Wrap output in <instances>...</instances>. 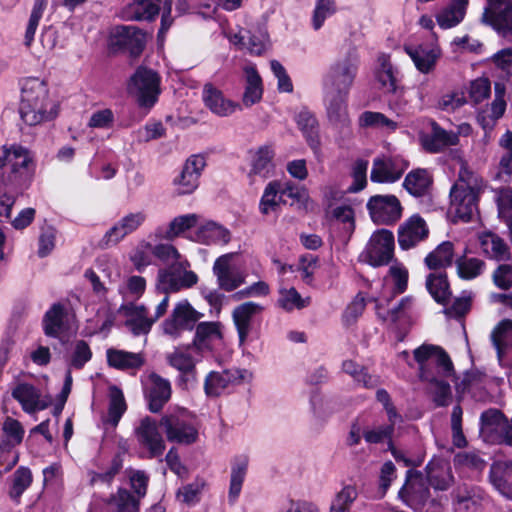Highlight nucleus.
<instances>
[{
	"label": "nucleus",
	"mask_w": 512,
	"mask_h": 512,
	"mask_svg": "<svg viewBox=\"0 0 512 512\" xmlns=\"http://www.w3.org/2000/svg\"><path fill=\"white\" fill-rule=\"evenodd\" d=\"M194 349L191 344L175 347L173 351L166 354V362L174 369L180 372L179 380L186 383L189 380H195L196 360L190 353Z\"/></svg>",
	"instance_id": "18"
},
{
	"label": "nucleus",
	"mask_w": 512,
	"mask_h": 512,
	"mask_svg": "<svg viewBox=\"0 0 512 512\" xmlns=\"http://www.w3.org/2000/svg\"><path fill=\"white\" fill-rule=\"evenodd\" d=\"M408 163L400 158L377 157L373 160L370 178L376 183H393L401 178Z\"/></svg>",
	"instance_id": "16"
},
{
	"label": "nucleus",
	"mask_w": 512,
	"mask_h": 512,
	"mask_svg": "<svg viewBox=\"0 0 512 512\" xmlns=\"http://www.w3.org/2000/svg\"><path fill=\"white\" fill-rule=\"evenodd\" d=\"M367 208L372 220L377 224H393L402 215V206L394 195L372 196L367 203Z\"/></svg>",
	"instance_id": "10"
},
{
	"label": "nucleus",
	"mask_w": 512,
	"mask_h": 512,
	"mask_svg": "<svg viewBox=\"0 0 512 512\" xmlns=\"http://www.w3.org/2000/svg\"><path fill=\"white\" fill-rule=\"evenodd\" d=\"M160 82L156 71L139 66L127 81V93L140 107L151 108L160 94Z\"/></svg>",
	"instance_id": "4"
},
{
	"label": "nucleus",
	"mask_w": 512,
	"mask_h": 512,
	"mask_svg": "<svg viewBox=\"0 0 512 512\" xmlns=\"http://www.w3.org/2000/svg\"><path fill=\"white\" fill-rule=\"evenodd\" d=\"M244 73L245 90L242 96V104L249 108L262 99L263 86L262 79L254 67L246 66Z\"/></svg>",
	"instance_id": "37"
},
{
	"label": "nucleus",
	"mask_w": 512,
	"mask_h": 512,
	"mask_svg": "<svg viewBox=\"0 0 512 512\" xmlns=\"http://www.w3.org/2000/svg\"><path fill=\"white\" fill-rule=\"evenodd\" d=\"M428 235L425 221L418 215L410 217L399 228L398 243L402 249H410Z\"/></svg>",
	"instance_id": "26"
},
{
	"label": "nucleus",
	"mask_w": 512,
	"mask_h": 512,
	"mask_svg": "<svg viewBox=\"0 0 512 512\" xmlns=\"http://www.w3.org/2000/svg\"><path fill=\"white\" fill-rule=\"evenodd\" d=\"M234 253L218 257L213 265V274L218 287L226 292H232L245 283L246 275L233 263Z\"/></svg>",
	"instance_id": "11"
},
{
	"label": "nucleus",
	"mask_w": 512,
	"mask_h": 512,
	"mask_svg": "<svg viewBox=\"0 0 512 512\" xmlns=\"http://www.w3.org/2000/svg\"><path fill=\"white\" fill-rule=\"evenodd\" d=\"M126 409L127 405L122 391L115 386L112 387L109 394L108 412L107 415L102 418L103 424L115 428Z\"/></svg>",
	"instance_id": "44"
},
{
	"label": "nucleus",
	"mask_w": 512,
	"mask_h": 512,
	"mask_svg": "<svg viewBox=\"0 0 512 512\" xmlns=\"http://www.w3.org/2000/svg\"><path fill=\"white\" fill-rule=\"evenodd\" d=\"M400 495L412 497L419 502H425L429 498V490L424 485L420 473L411 470L407 472V479L400 490Z\"/></svg>",
	"instance_id": "47"
},
{
	"label": "nucleus",
	"mask_w": 512,
	"mask_h": 512,
	"mask_svg": "<svg viewBox=\"0 0 512 512\" xmlns=\"http://www.w3.org/2000/svg\"><path fill=\"white\" fill-rule=\"evenodd\" d=\"M468 0H451L450 4L440 11L436 20L442 29H449L459 24L464 18Z\"/></svg>",
	"instance_id": "42"
},
{
	"label": "nucleus",
	"mask_w": 512,
	"mask_h": 512,
	"mask_svg": "<svg viewBox=\"0 0 512 512\" xmlns=\"http://www.w3.org/2000/svg\"><path fill=\"white\" fill-rule=\"evenodd\" d=\"M236 43L254 55H261L269 46V37L263 27H254L235 35Z\"/></svg>",
	"instance_id": "32"
},
{
	"label": "nucleus",
	"mask_w": 512,
	"mask_h": 512,
	"mask_svg": "<svg viewBox=\"0 0 512 512\" xmlns=\"http://www.w3.org/2000/svg\"><path fill=\"white\" fill-rule=\"evenodd\" d=\"M281 196L292 199L290 205L297 210L308 211L311 199L306 187L296 185L291 181L282 182Z\"/></svg>",
	"instance_id": "46"
},
{
	"label": "nucleus",
	"mask_w": 512,
	"mask_h": 512,
	"mask_svg": "<svg viewBox=\"0 0 512 512\" xmlns=\"http://www.w3.org/2000/svg\"><path fill=\"white\" fill-rule=\"evenodd\" d=\"M198 239L206 244L221 243L230 241V232L215 222H207L201 226L197 233Z\"/></svg>",
	"instance_id": "53"
},
{
	"label": "nucleus",
	"mask_w": 512,
	"mask_h": 512,
	"mask_svg": "<svg viewBox=\"0 0 512 512\" xmlns=\"http://www.w3.org/2000/svg\"><path fill=\"white\" fill-rule=\"evenodd\" d=\"M160 425L165 429L167 439L171 442L191 444L197 439V429L182 413L163 416Z\"/></svg>",
	"instance_id": "13"
},
{
	"label": "nucleus",
	"mask_w": 512,
	"mask_h": 512,
	"mask_svg": "<svg viewBox=\"0 0 512 512\" xmlns=\"http://www.w3.org/2000/svg\"><path fill=\"white\" fill-rule=\"evenodd\" d=\"M119 312L126 318L125 326L135 336L148 334L154 324L144 305H122Z\"/></svg>",
	"instance_id": "20"
},
{
	"label": "nucleus",
	"mask_w": 512,
	"mask_h": 512,
	"mask_svg": "<svg viewBox=\"0 0 512 512\" xmlns=\"http://www.w3.org/2000/svg\"><path fill=\"white\" fill-rule=\"evenodd\" d=\"M145 220L146 215L143 212L130 213L124 216L105 233L99 245L102 248H109L118 244L127 235L137 230Z\"/></svg>",
	"instance_id": "17"
},
{
	"label": "nucleus",
	"mask_w": 512,
	"mask_h": 512,
	"mask_svg": "<svg viewBox=\"0 0 512 512\" xmlns=\"http://www.w3.org/2000/svg\"><path fill=\"white\" fill-rule=\"evenodd\" d=\"M405 50L417 69L422 73H429L433 70L440 56V50L436 46L428 48L424 45H419L417 47H406Z\"/></svg>",
	"instance_id": "39"
},
{
	"label": "nucleus",
	"mask_w": 512,
	"mask_h": 512,
	"mask_svg": "<svg viewBox=\"0 0 512 512\" xmlns=\"http://www.w3.org/2000/svg\"><path fill=\"white\" fill-rule=\"evenodd\" d=\"M203 101L212 113L220 117H227L241 110L240 104L226 99L211 83H206L203 87Z\"/></svg>",
	"instance_id": "23"
},
{
	"label": "nucleus",
	"mask_w": 512,
	"mask_h": 512,
	"mask_svg": "<svg viewBox=\"0 0 512 512\" xmlns=\"http://www.w3.org/2000/svg\"><path fill=\"white\" fill-rule=\"evenodd\" d=\"M222 338L219 322H200L196 326L195 336L191 343L197 352L210 349V343Z\"/></svg>",
	"instance_id": "40"
},
{
	"label": "nucleus",
	"mask_w": 512,
	"mask_h": 512,
	"mask_svg": "<svg viewBox=\"0 0 512 512\" xmlns=\"http://www.w3.org/2000/svg\"><path fill=\"white\" fill-rule=\"evenodd\" d=\"M67 313L63 305L57 303L45 313L43 319L44 332L47 336L60 338L67 330Z\"/></svg>",
	"instance_id": "38"
},
{
	"label": "nucleus",
	"mask_w": 512,
	"mask_h": 512,
	"mask_svg": "<svg viewBox=\"0 0 512 512\" xmlns=\"http://www.w3.org/2000/svg\"><path fill=\"white\" fill-rule=\"evenodd\" d=\"M47 6V0H35L30 18L27 24L26 32H25V38H24V44L27 47H30L33 40L34 35L37 30V27L39 25V21L43 16V12Z\"/></svg>",
	"instance_id": "58"
},
{
	"label": "nucleus",
	"mask_w": 512,
	"mask_h": 512,
	"mask_svg": "<svg viewBox=\"0 0 512 512\" xmlns=\"http://www.w3.org/2000/svg\"><path fill=\"white\" fill-rule=\"evenodd\" d=\"M454 465L459 468L482 471L485 466V460L476 451L459 452L454 456Z\"/></svg>",
	"instance_id": "59"
},
{
	"label": "nucleus",
	"mask_w": 512,
	"mask_h": 512,
	"mask_svg": "<svg viewBox=\"0 0 512 512\" xmlns=\"http://www.w3.org/2000/svg\"><path fill=\"white\" fill-rule=\"evenodd\" d=\"M423 148L430 153H439L448 146L457 145L459 135L443 129L438 123H431V132L421 138Z\"/></svg>",
	"instance_id": "24"
},
{
	"label": "nucleus",
	"mask_w": 512,
	"mask_h": 512,
	"mask_svg": "<svg viewBox=\"0 0 512 512\" xmlns=\"http://www.w3.org/2000/svg\"><path fill=\"white\" fill-rule=\"evenodd\" d=\"M281 188L282 182L278 180L271 181L266 185L259 202V211L262 215L268 216L277 212L280 203L285 202L281 196Z\"/></svg>",
	"instance_id": "43"
},
{
	"label": "nucleus",
	"mask_w": 512,
	"mask_h": 512,
	"mask_svg": "<svg viewBox=\"0 0 512 512\" xmlns=\"http://www.w3.org/2000/svg\"><path fill=\"white\" fill-rule=\"evenodd\" d=\"M324 91V100L326 103L327 116L335 125H345L348 123L347 99L349 93Z\"/></svg>",
	"instance_id": "30"
},
{
	"label": "nucleus",
	"mask_w": 512,
	"mask_h": 512,
	"mask_svg": "<svg viewBox=\"0 0 512 512\" xmlns=\"http://www.w3.org/2000/svg\"><path fill=\"white\" fill-rule=\"evenodd\" d=\"M430 485L437 490H447L454 481L451 467L443 459H433L426 465Z\"/></svg>",
	"instance_id": "34"
},
{
	"label": "nucleus",
	"mask_w": 512,
	"mask_h": 512,
	"mask_svg": "<svg viewBox=\"0 0 512 512\" xmlns=\"http://www.w3.org/2000/svg\"><path fill=\"white\" fill-rule=\"evenodd\" d=\"M378 68L376 70V79L386 92L392 93L396 91V77L394 67L390 62V58L386 54L378 57Z\"/></svg>",
	"instance_id": "51"
},
{
	"label": "nucleus",
	"mask_w": 512,
	"mask_h": 512,
	"mask_svg": "<svg viewBox=\"0 0 512 512\" xmlns=\"http://www.w3.org/2000/svg\"><path fill=\"white\" fill-rule=\"evenodd\" d=\"M478 192L470 186L454 184L450 191V210L464 222L472 219L477 212Z\"/></svg>",
	"instance_id": "9"
},
{
	"label": "nucleus",
	"mask_w": 512,
	"mask_h": 512,
	"mask_svg": "<svg viewBox=\"0 0 512 512\" xmlns=\"http://www.w3.org/2000/svg\"><path fill=\"white\" fill-rule=\"evenodd\" d=\"M198 276L193 271L182 269L180 266L171 265L169 268L160 269L157 275L156 290L167 294L178 292L182 289L194 286Z\"/></svg>",
	"instance_id": "7"
},
{
	"label": "nucleus",
	"mask_w": 512,
	"mask_h": 512,
	"mask_svg": "<svg viewBox=\"0 0 512 512\" xmlns=\"http://www.w3.org/2000/svg\"><path fill=\"white\" fill-rule=\"evenodd\" d=\"M489 481L503 497L512 501V460L493 462Z\"/></svg>",
	"instance_id": "25"
},
{
	"label": "nucleus",
	"mask_w": 512,
	"mask_h": 512,
	"mask_svg": "<svg viewBox=\"0 0 512 512\" xmlns=\"http://www.w3.org/2000/svg\"><path fill=\"white\" fill-rule=\"evenodd\" d=\"M360 59L355 47L335 60L323 77V90L349 93L358 74Z\"/></svg>",
	"instance_id": "3"
},
{
	"label": "nucleus",
	"mask_w": 512,
	"mask_h": 512,
	"mask_svg": "<svg viewBox=\"0 0 512 512\" xmlns=\"http://www.w3.org/2000/svg\"><path fill=\"white\" fill-rule=\"evenodd\" d=\"M199 221V215L197 214H186L175 217L170 223L168 228L158 233L160 237L166 240H173L178 237L181 233L193 228Z\"/></svg>",
	"instance_id": "48"
},
{
	"label": "nucleus",
	"mask_w": 512,
	"mask_h": 512,
	"mask_svg": "<svg viewBox=\"0 0 512 512\" xmlns=\"http://www.w3.org/2000/svg\"><path fill=\"white\" fill-rule=\"evenodd\" d=\"M140 502L125 488H118L91 512H139Z\"/></svg>",
	"instance_id": "22"
},
{
	"label": "nucleus",
	"mask_w": 512,
	"mask_h": 512,
	"mask_svg": "<svg viewBox=\"0 0 512 512\" xmlns=\"http://www.w3.org/2000/svg\"><path fill=\"white\" fill-rule=\"evenodd\" d=\"M277 305L286 312L301 310L310 303V298H302L298 291L294 288H280Z\"/></svg>",
	"instance_id": "49"
},
{
	"label": "nucleus",
	"mask_w": 512,
	"mask_h": 512,
	"mask_svg": "<svg viewBox=\"0 0 512 512\" xmlns=\"http://www.w3.org/2000/svg\"><path fill=\"white\" fill-rule=\"evenodd\" d=\"M32 174L27 149L21 146L0 149V221L10 219L15 201L29 187Z\"/></svg>",
	"instance_id": "1"
},
{
	"label": "nucleus",
	"mask_w": 512,
	"mask_h": 512,
	"mask_svg": "<svg viewBox=\"0 0 512 512\" xmlns=\"http://www.w3.org/2000/svg\"><path fill=\"white\" fill-rule=\"evenodd\" d=\"M19 114L30 126L51 120L57 115L56 105L49 99L48 87L44 80L36 77L23 80Z\"/></svg>",
	"instance_id": "2"
},
{
	"label": "nucleus",
	"mask_w": 512,
	"mask_h": 512,
	"mask_svg": "<svg viewBox=\"0 0 512 512\" xmlns=\"http://www.w3.org/2000/svg\"><path fill=\"white\" fill-rule=\"evenodd\" d=\"M456 268L461 279L471 280L482 274L485 262L479 258L462 256L456 260Z\"/></svg>",
	"instance_id": "55"
},
{
	"label": "nucleus",
	"mask_w": 512,
	"mask_h": 512,
	"mask_svg": "<svg viewBox=\"0 0 512 512\" xmlns=\"http://www.w3.org/2000/svg\"><path fill=\"white\" fill-rule=\"evenodd\" d=\"M478 241L482 253L489 259L502 262L511 259V251L508 244L493 232L479 234Z\"/></svg>",
	"instance_id": "27"
},
{
	"label": "nucleus",
	"mask_w": 512,
	"mask_h": 512,
	"mask_svg": "<svg viewBox=\"0 0 512 512\" xmlns=\"http://www.w3.org/2000/svg\"><path fill=\"white\" fill-rule=\"evenodd\" d=\"M357 497L358 492L355 486H344L332 500L329 512H350Z\"/></svg>",
	"instance_id": "56"
},
{
	"label": "nucleus",
	"mask_w": 512,
	"mask_h": 512,
	"mask_svg": "<svg viewBox=\"0 0 512 512\" xmlns=\"http://www.w3.org/2000/svg\"><path fill=\"white\" fill-rule=\"evenodd\" d=\"M426 287L431 296L438 303L445 304L449 295V284L443 273H431L426 280Z\"/></svg>",
	"instance_id": "54"
},
{
	"label": "nucleus",
	"mask_w": 512,
	"mask_h": 512,
	"mask_svg": "<svg viewBox=\"0 0 512 512\" xmlns=\"http://www.w3.org/2000/svg\"><path fill=\"white\" fill-rule=\"evenodd\" d=\"M451 499L456 512H475L482 504L483 494L479 487L462 483L452 491Z\"/></svg>",
	"instance_id": "21"
},
{
	"label": "nucleus",
	"mask_w": 512,
	"mask_h": 512,
	"mask_svg": "<svg viewBox=\"0 0 512 512\" xmlns=\"http://www.w3.org/2000/svg\"><path fill=\"white\" fill-rule=\"evenodd\" d=\"M414 358L422 366L429 364L438 365L442 373L447 374L451 371V359L448 354L439 346L423 344L414 350Z\"/></svg>",
	"instance_id": "28"
},
{
	"label": "nucleus",
	"mask_w": 512,
	"mask_h": 512,
	"mask_svg": "<svg viewBox=\"0 0 512 512\" xmlns=\"http://www.w3.org/2000/svg\"><path fill=\"white\" fill-rule=\"evenodd\" d=\"M32 474L26 467H19L13 475V485L10 490V496L13 499H19L23 492L31 485Z\"/></svg>",
	"instance_id": "62"
},
{
	"label": "nucleus",
	"mask_w": 512,
	"mask_h": 512,
	"mask_svg": "<svg viewBox=\"0 0 512 512\" xmlns=\"http://www.w3.org/2000/svg\"><path fill=\"white\" fill-rule=\"evenodd\" d=\"M12 396L21 404L23 410L27 413L43 410L47 408L51 402L50 399H42L40 392L33 385L27 383L18 384L13 389Z\"/></svg>",
	"instance_id": "29"
},
{
	"label": "nucleus",
	"mask_w": 512,
	"mask_h": 512,
	"mask_svg": "<svg viewBox=\"0 0 512 512\" xmlns=\"http://www.w3.org/2000/svg\"><path fill=\"white\" fill-rule=\"evenodd\" d=\"M110 43L137 57L145 47L146 34L135 26H116L111 32Z\"/></svg>",
	"instance_id": "14"
},
{
	"label": "nucleus",
	"mask_w": 512,
	"mask_h": 512,
	"mask_svg": "<svg viewBox=\"0 0 512 512\" xmlns=\"http://www.w3.org/2000/svg\"><path fill=\"white\" fill-rule=\"evenodd\" d=\"M201 317V313L183 300L175 305L171 315L162 323V328L165 334L177 338L183 330H192Z\"/></svg>",
	"instance_id": "8"
},
{
	"label": "nucleus",
	"mask_w": 512,
	"mask_h": 512,
	"mask_svg": "<svg viewBox=\"0 0 512 512\" xmlns=\"http://www.w3.org/2000/svg\"><path fill=\"white\" fill-rule=\"evenodd\" d=\"M252 373L247 369L231 368L222 372H210L205 379V392L208 396H219L229 386L250 381Z\"/></svg>",
	"instance_id": "12"
},
{
	"label": "nucleus",
	"mask_w": 512,
	"mask_h": 512,
	"mask_svg": "<svg viewBox=\"0 0 512 512\" xmlns=\"http://www.w3.org/2000/svg\"><path fill=\"white\" fill-rule=\"evenodd\" d=\"M482 21L491 25L503 38L512 42V0H487Z\"/></svg>",
	"instance_id": "5"
},
{
	"label": "nucleus",
	"mask_w": 512,
	"mask_h": 512,
	"mask_svg": "<svg viewBox=\"0 0 512 512\" xmlns=\"http://www.w3.org/2000/svg\"><path fill=\"white\" fill-rule=\"evenodd\" d=\"M151 387L148 393L149 410L159 412L171 398L170 382L156 373L149 376Z\"/></svg>",
	"instance_id": "33"
},
{
	"label": "nucleus",
	"mask_w": 512,
	"mask_h": 512,
	"mask_svg": "<svg viewBox=\"0 0 512 512\" xmlns=\"http://www.w3.org/2000/svg\"><path fill=\"white\" fill-rule=\"evenodd\" d=\"M2 429L8 438L7 442H3L5 447H9L11 449L12 447L19 445L22 442L24 429L18 420L7 417L3 423Z\"/></svg>",
	"instance_id": "61"
},
{
	"label": "nucleus",
	"mask_w": 512,
	"mask_h": 512,
	"mask_svg": "<svg viewBox=\"0 0 512 512\" xmlns=\"http://www.w3.org/2000/svg\"><path fill=\"white\" fill-rule=\"evenodd\" d=\"M206 163L199 155H193L187 159L179 177L174 180L178 194H190L199 184V177Z\"/></svg>",
	"instance_id": "19"
},
{
	"label": "nucleus",
	"mask_w": 512,
	"mask_h": 512,
	"mask_svg": "<svg viewBox=\"0 0 512 512\" xmlns=\"http://www.w3.org/2000/svg\"><path fill=\"white\" fill-rule=\"evenodd\" d=\"M512 333V320L504 319L493 329L491 340L497 350L499 358L507 347V338Z\"/></svg>",
	"instance_id": "60"
},
{
	"label": "nucleus",
	"mask_w": 512,
	"mask_h": 512,
	"mask_svg": "<svg viewBox=\"0 0 512 512\" xmlns=\"http://www.w3.org/2000/svg\"><path fill=\"white\" fill-rule=\"evenodd\" d=\"M393 250L394 236L392 232L381 229L372 234L361 257L372 266H382L391 261Z\"/></svg>",
	"instance_id": "6"
},
{
	"label": "nucleus",
	"mask_w": 512,
	"mask_h": 512,
	"mask_svg": "<svg viewBox=\"0 0 512 512\" xmlns=\"http://www.w3.org/2000/svg\"><path fill=\"white\" fill-rule=\"evenodd\" d=\"M403 185L411 195L419 197L427 192L431 179L427 170L416 169L407 174Z\"/></svg>",
	"instance_id": "50"
},
{
	"label": "nucleus",
	"mask_w": 512,
	"mask_h": 512,
	"mask_svg": "<svg viewBox=\"0 0 512 512\" xmlns=\"http://www.w3.org/2000/svg\"><path fill=\"white\" fill-rule=\"evenodd\" d=\"M274 156V151L271 146L265 145L260 147L253 159L252 172L254 174H265L271 165Z\"/></svg>",
	"instance_id": "63"
},
{
	"label": "nucleus",
	"mask_w": 512,
	"mask_h": 512,
	"mask_svg": "<svg viewBox=\"0 0 512 512\" xmlns=\"http://www.w3.org/2000/svg\"><path fill=\"white\" fill-rule=\"evenodd\" d=\"M107 360L110 366L117 369H137L144 365V357L141 353H132L122 350L109 349Z\"/></svg>",
	"instance_id": "45"
},
{
	"label": "nucleus",
	"mask_w": 512,
	"mask_h": 512,
	"mask_svg": "<svg viewBox=\"0 0 512 512\" xmlns=\"http://www.w3.org/2000/svg\"><path fill=\"white\" fill-rule=\"evenodd\" d=\"M248 458L246 456L235 457L231 466L230 486L228 499L234 504L239 497L242 485L248 470Z\"/></svg>",
	"instance_id": "41"
},
{
	"label": "nucleus",
	"mask_w": 512,
	"mask_h": 512,
	"mask_svg": "<svg viewBox=\"0 0 512 512\" xmlns=\"http://www.w3.org/2000/svg\"><path fill=\"white\" fill-rule=\"evenodd\" d=\"M492 64L506 76H512V47L504 48L491 57Z\"/></svg>",
	"instance_id": "64"
},
{
	"label": "nucleus",
	"mask_w": 512,
	"mask_h": 512,
	"mask_svg": "<svg viewBox=\"0 0 512 512\" xmlns=\"http://www.w3.org/2000/svg\"><path fill=\"white\" fill-rule=\"evenodd\" d=\"M359 123L362 127L386 129L388 131H394L398 127L395 121L387 118L384 114L372 111L363 112L359 118Z\"/></svg>",
	"instance_id": "57"
},
{
	"label": "nucleus",
	"mask_w": 512,
	"mask_h": 512,
	"mask_svg": "<svg viewBox=\"0 0 512 512\" xmlns=\"http://www.w3.org/2000/svg\"><path fill=\"white\" fill-rule=\"evenodd\" d=\"M135 435L138 443L148 450L150 458L163 454L165 442L155 420L150 417L143 418L135 429Z\"/></svg>",
	"instance_id": "15"
},
{
	"label": "nucleus",
	"mask_w": 512,
	"mask_h": 512,
	"mask_svg": "<svg viewBox=\"0 0 512 512\" xmlns=\"http://www.w3.org/2000/svg\"><path fill=\"white\" fill-rule=\"evenodd\" d=\"M422 381L428 383V389L437 406H447L449 404L452 393L447 379H438L434 371L422 368Z\"/></svg>",
	"instance_id": "35"
},
{
	"label": "nucleus",
	"mask_w": 512,
	"mask_h": 512,
	"mask_svg": "<svg viewBox=\"0 0 512 512\" xmlns=\"http://www.w3.org/2000/svg\"><path fill=\"white\" fill-rule=\"evenodd\" d=\"M262 310L263 307L261 305L251 301L242 303L233 310L232 316L237 328L240 344L246 341L251 331L253 316L259 314Z\"/></svg>",
	"instance_id": "31"
},
{
	"label": "nucleus",
	"mask_w": 512,
	"mask_h": 512,
	"mask_svg": "<svg viewBox=\"0 0 512 512\" xmlns=\"http://www.w3.org/2000/svg\"><path fill=\"white\" fill-rule=\"evenodd\" d=\"M161 0H130L123 10L127 20H152L159 13Z\"/></svg>",
	"instance_id": "36"
},
{
	"label": "nucleus",
	"mask_w": 512,
	"mask_h": 512,
	"mask_svg": "<svg viewBox=\"0 0 512 512\" xmlns=\"http://www.w3.org/2000/svg\"><path fill=\"white\" fill-rule=\"evenodd\" d=\"M454 256L453 244L449 241L441 243L434 251L429 253L425 262L430 269H437L452 264Z\"/></svg>",
	"instance_id": "52"
}]
</instances>
